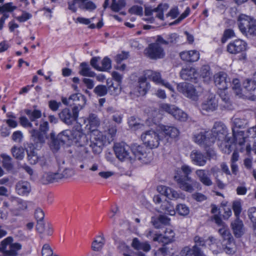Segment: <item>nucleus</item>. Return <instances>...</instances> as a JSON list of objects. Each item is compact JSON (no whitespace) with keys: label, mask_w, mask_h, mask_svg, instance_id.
<instances>
[{"label":"nucleus","mask_w":256,"mask_h":256,"mask_svg":"<svg viewBox=\"0 0 256 256\" xmlns=\"http://www.w3.org/2000/svg\"><path fill=\"white\" fill-rule=\"evenodd\" d=\"M168 5L167 4H160L156 8L152 7H146L144 8V14L146 16H150L153 12H156V17L162 20H164V12L168 8Z\"/></svg>","instance_id":"obj_21"},{"label":"nucleus","mask_w":256,"mask_h":256,"mask_svg":"<svg viewBox=\"0 0 256 256\" xmlns=\"http://www.w3.org/2000/svg\"><path fill=\"white\" fill-rule=\"evenodd\" d=\"M11 152L13 156L18 160H21L24 157V149L21 146H13L11 149Z\"/></svg>","instance_id":"obj_48"},{"label":"nucleus","mask_w":256,"mask_h":256,"mask_svg":"<svg viewBox=\"0 0 256 256\" xmlns=\"http://www.w3.org/2000/svg\"><path fill=\"white\" fill-rule=\"evenodd\" d=\"M158 190L162 194L170 200H176L180 198V194L175 190L166 186H159Z\"/></svg>","instance_id":"obj_27"},{"label":"nucleus","mask_w":256,"mask_h":256,"mask_svg":"<svg viewBox=\"0 0 256 256\" xmlns=\"http://www.w3.org/2000/svg\"><path fill=\"white\" fill-rule=\"evenodd\" d=\"M214 81L216 86L220 90H226L231 85L230 78L226 73L220 72L214 76Z\"/></svg>","instance_id":"obj_20"},{"label":"nucleus","mask_w":256,"mask_h":256,"mask_svg":"<svg viewBox=\"0 0 256 256\" xmlns=\"http://www.w3.org/2000/svg\"><path fill=\"white\" fill-rule=\"evenodd\" d=\"M60 171L56 172H48L44 174L42 178V182L44 184L53 183L61 180V175Z\"/></svg>","instance_id":"obj_32"},{"label":"nucleus","mask_w":256,"mask_h":256,"mask_svg":"<svg viewBox=\"0 0 256 256\" xmlns=\"http://www.w3.org/2000/svg\"><path fill=\"white\" fill-rule=\"evenodd\" d=\"M246 43L241 40H236L230 42L227 46V50L232 54H236L246 50Z\"/></svg>","instance_id":"obj_22"},{"label":"nucleus","mask_w":256,"mask_h":256,"mask_svg":"<svg viewBox=\"0 0 256 256\" xmlns=\"http://www.w3.org/2000/svg\"><path fill=\"white\" fill-rule=\"evenodd\" d=\"M218 99L216 94H210L199 106V110L203 114H206L217 110Z\"/></svg>","instance_id":"obj_6"},{"label":"nucleus","mask_w":256,"mask_h":256,"mask_svg":"<svg viewBox=\"0 0 256 256\" xmlns=\"http://www.w3.org/2000/svg\"><path fill=\"white\" fill-rule=\"evenodd\" d=\"M102 66H100V71H105L111 68V60L108 57H104L102 62Z\"/></svg>","instance_id":"obj_58"},{"label":"nucleus","mask_w":256,"mask_h":256,"mask_svg":"<svg viewBox=\"0 0 256 256\" xmlns=\"http://www.w3.org/2000/svg\"><path fill=\"white\" fill-rule=\"evenodd\" d=\"M194 241L195 244L192 246L194 250V256H206L201 249L198 248V246H206V240L198 236H196L194 238Z\"/></svg>","instance_id":"obj_31"},{"label":"nucleus","mask_w":256,"mask_h":256,"mask_svg":"<svg viewBox=\"0 0 256 256\" xmlns=\"http://www.w3.org/2000/svg\"><path fill=\"white\" fill-rule=\"evenodd\" d=\"M13 238L8 236L0 244V256H16L18 251L22 248V245L18 242L12 243Z\"/></svg>","instance_id":"obj_2"},{"label":"nucleus","mask_w":256,"mask_h":256,"mask_svg":"<svg viewBox=\"0 0 256 256\" xmlns=\"http://www.w3.org/2000/svg\"><path fill=\"white\" fill-rule=\"evenodd\" d=\"M132 247L136 250H142L145 252L150 250L151 246L148 242H141L138 238H134L132 243Z\"/></svg>","instance_id":"obj_36"},{"label":"nucleus","mask_w":256,"mask_h":256,"mask_svg":"<svg viewBox=\"0 0 256 256\" xmlns=\"http://www.w3.org/2000/svg\"><path fill=\"white\" fill-rule=\"evenodd\" d=\"M177 89L180 92L182 93L187 98L193 100H198V92L192 84L186 82L180 83L178 85Z\"/></svg>","instance_id":"obj_9"},{"label":"nucleus","mask_w":256,"mask_h":256,"mask_svg":"<svg viewBox=\"0 0 256 256\" xmlns=\"http://www.w3.org/2000/svg\"><path fill=\"white\" fill-rule=\"evenodd\" d=\"M192 162L196 166H204L207 162V156L202 152L197 150H193L190 154Z\"/></svg>","instance_id":"obj_24"},{"label":"nucleus","mask_w":256,"mask_h":256,"mask_svg":"<svg viewBox=\"0 0 256 256\" xmlns=\"http://www.w3.org/2000/svg\"><path fill=\"white\" fill-rule=\"evenodd\" d=\"M178 36L176 33H172L168 34L166 36V38L168 44H174L178 42Z\"/></svg>","instance_id":"obj_61"},{"label":"nucleus","mask_w":256,"mask_h":256,"mask_svg":"<svg viewBox=\"0 0 256 256\" xmlns=\"http://www.w3.org/2000/svg\"><path fill=\"white\" fill-rule=\"evenodd\" d=\"M132 154L138 160L142 159V156H144L146 154L145 148L140 145L134 144L132 148H131Z\"/></svg>","instance_id":"obj_41"},{"label":"nucleus","mask_w":256,"mask_h":256,"mask_svg":"<svg viewBox=\"0 0 256 256\" xmlns=\"http://www.w3.org/2000/svg\"><path fill=\"white\" fill-rule=\"evenodd\" d=\"M192 168L188 165H183L180 168L176 170L174 178L177 182L179 188L184 191L192 192L194 191V186L197 182L188 176L192 172Z\"/></svg>","instance_id":"obj_1"},{"label":"nucleus","mask_w":256,"mask_h":256,"mask_svg":"<svg viewBox=\"0 0 256 256\" xmlns=\"http://www.w3.org/2000/svg\"><path fill=\"white\" fill-rule=\"evenodd\" d=\"M248 216L252 224L256 222V208H250L248 211Z\"/></svg>","instance_id":"obj_64"},{"label":"nucleus","mask_w":256,"mask_h":256,"mask_svg":"<svg viewBox=\"0 0 256 256\" xmlns=\"http://www.w3.org/2000/svg\"><path fill=\"white\" fill-rule=\"evenodd\" d=\"M200 76L204 78L205 82H208L210 80L212 74L210 70V67L208 65L202 66L200 70Z\"/></svg>","instance_id":"obj_46"},{"label":"nucleus","mask_w":256,"mask_h":256,"mask_svg":"<svg viewBox=\"0 0 256 256\" xmlns=\"http://www.w3.org/2000/svg\"><path fill=\"white\" fill-rule=\"evenodd\" d=\"M88 0H80V8L90 12L92 11L96 8V6L92 2Z\"/></svg>","instance_id":"obj_45"},{"label":"nucleus","mask_w":256,"mask_h":256,"mask_svg":"<svg viewBox=\"0 0 256 256\" xmlns=\"http://www.w3.org/2000/svg\"><path fill=\"white\" fill-rule=\"evenodd\" d=\"M162 208L165 210V212L170 216L174 215L176 212L174 208L168 202H164L162 205Z\"/></svg>","instance_id":"obj_60"},{"label":"nucleus","mask_w":256,"mask_h":256,"mask_svg":"<svg viewBox=\"0 0 256 256\" xmlns=\"http://www.w3.org/2000/svg\"><path fill=\"white\" fill-rule=\"evenodd\" d=\"M112 88H113L114 91H115L117 89V88L113 86V84L108 85V88L106 86L100 84L94 88V92L98 96H102L106 94L108 90L112 92L111 94H112L113 92Z\"/></svg>","instance_id":"obj_34"},{"label":"nucleus","mask_w":256,"mask_h":256,"mask_svg":"<svg viewBox=\"0 0 256 256\" xmlns=\"http://www.w3.org/2000/svg\"><path fill=\"white\" fill-rule=\"evenodd\" d=\"M232 134L234 138V141L236 146V148L240 152H244L245 150L247 154L250 152L251 148L250 144H245L246 138L244 136V132L240 131L236 134L234 129L232 130Z\"/></svg>","instance_id":"obj_14"},{"label":"nucleus","mask_w":256,"mask_h":256,"mask_svg":"<svg viewBox=\"0 0 256 256\" xmlns=\"http://www.w3.org/2000/svg\"><path fill=\"white\" fill-rule=\"evenodd\" d=\"M87 120L90 126V129L92 130H95L100 125V120L96 114H90L87 118Z\"/></svg>","instance_id":"obj_39"},{"label":"nucleus","mask_w":256,"mask_h":256,"mask_svg":"<svg viewBox=\"0 0 256 256\" xmlns=\"http://www.w3.org/2000/svg\"><path fill=\"white\" fill-rule=\"evenodd\" d=\"M72 130H66L58 134V136L62 144L72 141Z\"/></svg>","instance_id":"obj_44"},{"label":"nucleus","mask_w":256,"mask_h":256,"mask_svg":"<svg viewBox=\"0 0 256 256\" xmlns=\"http://www.w3.org/2000/svg\"><path fill=\"white\" fill-rule=\"evenodd\" d=\"M220 146L222 150L225 154H229L232 152L231 146L228 142V138L222 142Z\"/></svg>","instance_id":"obj_62"},{"label":"nucleus","mask_w":256,"mask_h":256,"mask_svg":"<svg viewBox=\"0 0 256 256\" xmlns=\"http://www.w3.org/2000/svg\"><path fill=\"white\" fill-rule=\"evenodd\" d=\"M238 25L242 33L250 34L256 26V20L250 16L242 14L238 18Z\"/></svg>","instance_id":"obj_5"},{"label":"nucleus","mask_w":256,"mask_h":256,"mask_svg":"<svg viewBox=\"0 0 256 256\" xmlns=\"http://www.w3.org/2000/svg\"><path fill=\"white\" fill-rule=\"evenodd\" d=\"M31 189V185L28 181L20 180L16 185V192L20 196L28 195Z\"/></svg>","instance_id":"obj_25"},{"label":"nucleus","mask_w":256,"mask_h":256,"mask_svg":"<svg viewBox=\"0 0 256 256\" xmlns=\"http://www.w3.org/2000/svg\"><path fill=\"white\" fill-rule=\"evenodd\" d=\"M80 74L82 76L89 77H94L96 74L91 70V68L88 64L85 62H82L80 64Z\"/></svg>","instance_id":"obj_42"},{"label":"nucleus","mask_w":256,"mask_h":256,"mask_svg":"<svg viewBox=\"0 0 256 256\" xmlns=\"http://www.w3.org/2000/svg\"><path fill=\"white\" fill-rule=\"evenodd\" d=\"M210 137H213L216 140L222 142L227 138L228 131L226 126L220 122H216L214 123L212 131Z\"/></svg>","instance_id":"obj_10"},{"label":"nucleus","mask_w":256,"mask_h":256,"mask_svg":"<svg viewBox=\"0 0 256 256\" xmlns=\"http://www.w3.org/2000/svg\"><path fill=\"white\" fill-rule=\"evenodd\" d=\"M72 142L78 144L80 146H84L88 143V138L82 132L80 128L72 129Z\"/></svg>","instance_id":"obj_19"},{"label":"nucleus","mask_w":256,"mask_h":256,"mask_svg":"<svg viewBox=\"0 0 256 256\" xmlns=\"http://www.w3.org/2000/svg\"><path fill=\"white\" fill-rule=\"evenodd\" d=\"M29 132L30 134V140L33 145L36 148H41L48 138L47 135L36 129H32Z\"/></svg>","instance_id":"obj_17"},{"label":"nucleus","mask_w":256,"mask_h":256,"mask_svg":"<svg viewBox=\"0 0 256 256\" xmlns=\"http://www.w3.org/2000/svg\"><path fill=\"white\" fill-rule=\"evenodd\" d=\"M1 157L2 158V166L6 170H10L12 169L13 164L12 162V158L6 154H2Z\"/></svg>","instance_id":"obj_49"},{"label":"nucleus","mask_w":256,"mask_h":256,"mask_svg":"<svg viewBox=\"0 0 256 256\" xmlns=\"http://www.w3.org/2000/svg\"><path fill=\"white\" fill-rule=\"evenodd\" d=\"M126 4V1L124 0H112V3L110 6L112 10L115 12H118L122 8L125 6Z\"/></svg>","instance_id":"obj_50"},{"label":"nucleus","mask_w":256,"mask_h":256,"mask_svg":"<svg viewBox=\"0 0 256 256\" xmlns=\"http://www.w3.org/2000/svg\"><path fill=\"white\" fill-rule=\"evenodd\" d=\"M232 209L236 216V218H239L240 214L242 211L240 202L238 201L234 202L232 204Z\"/></svg>","instance_id":"obj_63"},{"label":"nucleus","mask_w":256,"mask_h":256,"mask_svg":"<svg viewBox=\"0 0 256 256\" xmlns=\"http://www.w3.org/2000/svg\"><path fill=\"white\" fill-rule=\"evenodd\" d=\"M114 150L116 157L121 161L131 160L133 159L130 155L131 148L125 142L116 144L114 145Z\"/></svg>","instance_id":"obj_7"},{"label":"nucleus","mask_w":256,"mask_h":256,"mask_svg":"<svg viewBox=\"0 0 256 256\" xmlns=\"http://www.w3.org/2000/svg\"><path fill=\"white\" fill-rule=\"evenodd\" d=\"M146 50L148 57L152 60L162 58L165 55L164 48L158 42L150 44Z\"/></svg>","instance_id":"obj_11"},{"label":"nucleus","mask_w":256,"mask_h":256,"mask_svg":"<svg viewBox=\"0 0 256 256\" xmlns=\"http://www.w3.org/2000/svg\"><path fill=\"white\" fill-rule=\"evenodd\" d=\"M161 136H164L167 141L170 139H174L177 138L180 134L178 130L174 127L168 126H163L161 127L160 132Z\"/></svg>","instance_id":"obj_23"},{"label":"nucleus","mask_w":256,"mask_h":256,"mask_svg":"<svg viewBox=\"0 0 256 256\" xmlns=\"http://www.w3.org/2000/svg\"><path fill=\"white\" fill-rule=\"evenodd\" d=\"M174 236L175 233L172 230L166 228L164 234H154L153 237V241L158 242H162L164 244H166L174 241Z\"/></svg>","instance_id":"obj_16"},{"label":"nucleus","mask_w":256,"mask_h":256,"mask_svg":"<svg viewBox=\"0 0 256 256\" xmlns=\"http://www.w3.org/2000/svg\"><path fill=\"white\" fill-rule=\"evenodd\" d=\"M106 240L103 234L98 236L92 242L91 248L94 252H99L102 248Z\"/></svg>","instance_id":"obj_35"},{"label":"nucleus","mask_w":256,"mask_h":256,"mask_svg":"<svg viewBox=\"0 0 256 256\" xmlns=\"http://www.w3.org/2000/svg\"><path fill=\"white\" fill-rule=\"evenodd\" d=\"M154 130H148L141 135V139L144 146L150 149L156 148L160 144L161 135Z\"/></svg>","instance_id":"obj_3"},{"label":"nucleus","mask_w":256,"mask_h":256,"mask_svg":"<svg viewBox=\"0 0 256 256\" xmlns=\"http://www.w3.org/2000/svg\"><path fill=\"white\" fill-rule=\"evenodd\" d=\"M12 208L10 210L14 216H19L21 212L27 208L28 204L26 201L16 198L12 197L10 198Z\"/></svg>","instance_id":"obj_15"},{"label":"nucleus","mask_w":256,"mask_h":256,"mask_svg":"<svg viewBox=\"0 0 256 256\" xmlns=\"http://www.w3.org/2000/svg\"><path fill=\"white\" fill-rule=\"evenodd\" d=\"M50 137L51 140L50 148L53 152H57L60 148L61 145L64 144L61 142L58 136L55 137V134L53 132L50 133Z\"/></svg>","instance_id":"obj_43"},{"label":"nucleus","mask_w":256,"mask_h":256,"mask_svg":"<svg viewBox=\"0 0 256 256\" xmlns=\"http://www.w3.org/2000/svg\"><path fill=\"white\" fill-rule=\"evenodd\" d=\"M206 170H197L196 174L198 177L200 181L204 186H211L213 182L210 178L206 174Z\"/></svg>","instance_id":"obj_33"},{"label":"nucleus","mask_w":256,"mask_h":256,"mask_svg":"<svg viewBox=\"0 0 256 256\" xmlns=\"http://www.w3.org/2000/svg\"><path fill=\"white\" fill-rule=\"evenodd\" d=\"M25 114L28 116L31 122H35L36 126L38 125L37 119L40 118L42 116V112L40 110H28L26 109L24 110Z\"/></svg>","instance_id":"obj_37"},{"label":"nucleus","mask_w":256,"mask_h":256,"mask_svg":"<svg viewBox=\"0 0 256 256\" xmlns=\"http://www.w3.org/2000/svg\"><path fill=\"white\" fill-rule=\"evenodd\" d=\"M70 100L71 102V103L76 102V101L79 100L80 104H76L75 106H73L72 108H78V110L80 111L82 110L84 106L86 103V97L80 94H75L71 95L70 96Z\"/></svg>","instance_id":"obj_30"},{"label":"nucleus","mask_w":256,"mask_h":256,"mask_svg":"<svg viewBox=\"0 0 256 256\" xmlns=\"http://www.w3.org/2000/svg\"><path fill=\"white\" fill-rule=\"evenodd\" d=\"M180 56L182 60L187 62H194L200 58L199 52L196 50L182 52Z\"/></svg>","instance_id":"obj_26"},{"label":"nucleus","mask_w":256,"mask_h":256,"mask_svg":"<svg viewBox=\"0 0 256 256\" xmlns=\"http://www.w3.org/2000/svg\"><path fill=\"white\" fill-rule=\"evenodd\" d=\"M233 125L237 128H244L248 124V120L245 118H232Z\"/></svg>","instance_id":"obj_47"},{"label":"nucleus","mask_w":256,"mask_h":256,"mask_svg":"<svg viewBox=\"0 0 256 256\" xmlns=\"http://www.w3.org/2000/svg\"><path fill=\"white\" fill-rule=\"evenodd\" d=\"M218 232L224 239L228 240V242H230V240L232 238V236L226 225H225L219 228Z\"/></svg>","instance_id":"obj_51"},{"label":"nucleus","mask_w":256,"mask_h":256,"mask_svg":"<svg viewBox=\"0 0 256 256\" xmlns=\"http://www.w3.org/2000/svg\"><path fill=\"white\" fill-rule=\"evenodd\" d=\"M72 142L78 144L80 146H84L88 143V138L82 132L80 128L72 129Z\"/></svg>","instance_id":"obj_18"},{"label":"nucleus","mask_w":256,"mask_h":256,"mask_svg":"<svg viewBox=\"0 0 256 256\" xmlns=\"http://www.w3.org/2000/svg\"><path fill=\"white\" fill-rule=\"evenodd\" d=\"M174 112V117L179 120L180 121H186L187 120L188 115L186 113L184 112L181 110L177 108L176 111Z\"/></svg>","instance_id":"obj_56"},{"label":"nucleus","mask_w":256,"mask_h":256,"mask_svg":"<svg viewBox=\"0 0 256 256\" xmlns=\"http://www.w3.org/2000/svg\"><path fill=\"white\" fill-rule=\"evenodd\" d=\"M27 154L28 160L30 164H36L38 163L40 157L38 156L37 154L34 150H27Z\"/></svg>","instance_id":"obj_53"},{"label":"nucleus","mask_w":256,"mask_h":256,"mask_svg":"<svg viewBox=\"0 0 256 256\" xmlns=\"http://www.w3.org/2000/svg\"><path fill=\"white\" fill-rule=\"evenodd\" d=\"M161 108L163 110L174 116V112H175L174 111H176L178 108L173 105L163 104L161 105Z\"/></svg>","instance_id":"obj_59"},{"label":"nucleus","mask_w":256,"mask_h":256,"mask_svg":"<svg viewBox=\"0 0 256 256\" xmlns=\"http://www.w3.org/2000/svg\"><path fill=\"white\" fill-rule=\"evenodd\" d=\"M144 75L146 78L152 80L156 84L164 86L170 90L174 91V88L172 85L168 82L162 79L160 72L152 70H147L144 72Z\"/></svg>","instance_id":"obj_12"},{"label":"nucleus","mask_w":256,"mask_h":256,"mask_svg":"<svg viewBox=\"0 0 256 256\" xmlns=\"http://www.w3.org/2000/svg\"><path fill=\"white\" fill-rule=\"evenodd\" d=\"M176 210L181 216H187L190 212V210L188 206L184 204H179L176 206Z\"/></svg>","instance_id":"obj_57"},{"label":"nucleus","mask_w":256,"mask_h":256,"mask_svg":"<svg viewBox=\"0 0 256 256\" xmlns=\"http://www.w3.org/2000/svg\"><path fill=\"white\" fill-rule=\"evenodd\" d=\"M210 136L211 134L209 132H200L194 136V140L200 146H210L214 142V138Z\"/></svg>","instance_id":"obj_13"},{"label":"nucleus","mask_w":256,"mask_h":256,"mask_svg":"<svg viewBox=\"0 0 256 256\" xmlns=\"http://www.w3.org/2000/svg\"><path fill=\"white\" fill-rule=\"evenodd\" d=\"M86 168L92 172H96L98 170V166L97 164L93 162L92 160H84Z\"/></svg>","instance_id":"obj_54"},{"label":"nucleus","mask_w":256,"mask_h":256,"mask_svg":"<svg viewBox=\"0 0 256 256\" xmlns=\"http://www.w3.org/2000/svg\"><path fill=\"white\" fill-rule=\"evenodd\" d=\"M197 75L195 68L190 66L182 68L180 72V76L184 80H190L195 79Z\"/></svg>","instance_id":"obj_28"},{"label":"nucleus","mask_w":256,"mask_h":256,"mask_svg":"<svg viewBox=\"0 0 256 256\" xmlns=\"http://www.w3.org/2000/svg\"><path fill=\"white\" fill-rule=\"evenodd\" d=\"M60 174L61 175L62 179L68 178L72 177L75 174V171L72 168H62Z\"/></svg>","instance_id":"obj_52"},{"label":"nucleus","mask_w":256,"mask_h":256,"mask_svg":"<svg viewBox=\"0 0 256 256\" xmlns=\"http://www.w3.org/2000/svg\"><path fill=\"white\" fill-rule=\"evenodd\" d=\"M80 111L77 108H64L59 114L60 120L68 126L72 125L78 120Z\"/></svg>","instance_id":"obj_4"},{"label":"nucleus","mask_w":256,"mask_h":256,"mask_svg":"<svg viewBox=\"0 0 256 256\" xmlns=\"http://www.w3.org/2000/svg\"><path fill=\"white\" fill-rule=\"evenodd\" d=\"M90 146L95 154H100L104 145V136L102 132L98 130H92L90 135Z\"/></svg>","instance_id":"obj_8"},{"label":"nucleus","mask_w":256,"mask_h":256,"mask_svg":"<svg viewBox=\"0 0 256 256\" xmlns=\"http://www.w3.org/2000/svg\"><path fill=\"white\" fill-rule=\"evenodd\" d=\"M222 102L220 104V108L222 110H232L234 108L230 100L229 96L226 94L220 95Z\"/></svg>","instance_id":"obj_40"},{"label":"nucleus","mask_w":256,"mask_h":256,"mask_svg":"<svg viewBox=\"0 0 256 256\" xmlns=\"http://www.w3.org/2000/svg\"><path fill=\"white\" fill-rule=\"evenodd\" d=\"M146 78L145 75L142 76L138 80V88L140 94L144 95L150 88V84L146 82Z\"/></svg>","instance_id":"obj_38"},{"label":"nucleus","mask_w":256,"mask_h":256,"mask_svg":"<svg viewBox=\"0 0 256 256\" xmlns=\"http://www.w3.org/2000/svg\"><path fill=\"white\" fill-rule=\"evenodd\" d=\"M244 88L248 91H253L256 88V80H246L244 82Z\"/></svg>","instance_id":"obj_55"},{"label":"nucleus","mask_w":256,"mask_h":256,"mask_svg":"<svg viewBox=\"0 0 256 256\" xmlns=\"http://www.w3.org/2000/svg\"><path fill=\"white\" fill-rule=\"evenodd\" d=\"M234 234L236 238L241 237L244 234V224L240 218H236L231 223Z\"/></svg>","instance_id":"obj_29"}]
</instances>
